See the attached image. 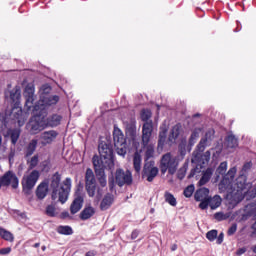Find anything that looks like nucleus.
<instances>
[{"label": "nucleus", "instance_id": "obj_1", "mask_svg": "<svg viewBox=\"0 0 256 256\" xmlns=\"http://www.w3.org/2000/svg\"><path fill=\"white\" fill-rule=\"evenodd\" d=\"M236 173L237 168H230L219 183L220 191H227L226 199L232 207H235V205H238V203L245 199V195L249 193V187H251V185L247 184V177L245 175H240L233 183Z\"/></svg>", "mask_w": 256, "mask_h": 256}, {"label": "nucleus", "instance_id": "obj_2", "mask_svg": "<svg viewBox=\"0 0 256 256\" xmlns=\"http://www.w3.org/2000/svg\"><path fill=\"white\" fill-rule=\"evenodd\" d=\"M24 97L26 99L25 107L27 108V111H31L33 101H35V86L28 84L24 90ZM57 103H59V96L42 95L33 108L34 111H40L41 113H44V115H47V108L51 107V105H57Z\"/></svg>", "mask_w": 256, "mask_h": 256}, {"label": "nucleus", "instance_id": "obj_3", "mask_svg": "<svg viewBox=\"0 0 256 256\" xmlns=\"http://www.w3.org/2000/svg\"><path fill=\"white\" fill-rule=\"evenodd\" d=\"M50 187L53 201L58 200L62 204L67 203L69 193H71V178H66L61 184V174L56 172L51 178Z\"/></svg>", "mask_w": 256, "mask_h": 256}, {"label": "nucleus", "instance_id": "obj_4", "mask_svg": "<svg viewBox=\"0 0 256 256\" xmlns=\"http://www.w3.org/2000/svg\"><path fill=\"white\" fill-rule=\"evenodd\" d=\"M141 119L145 121L142 126V145L146 150V157H153L155 155V143L151 141V135H153V121H149L151 110H142Z\"/></svg>", "mask_w": 256, "mask_h": 256}, {"label": "nucleus", "instance_id": "obj_5", "mask_svg": "<svg viewBox=\"0 0 256 256\" xmlns=\"http://www.w3.org/2000/svg\"><path fill=\"white\" fill-rule=\"evenodd\" d=\"M213 131H208L205 134V137L202 138L197 145V151L193 153L192 163H199L200 165H207L209 161H211V152L210 150L206 151L204 154L201 155L205 151V147L207 145H211V141H213Z\"/></svg>", "mask_w": 256, "mask_h": 256}, {"label": "nucleus", "instance_id": "obj_6", "mask_svg": "<svg viewBox=\"0 0 256 256\" xmlns=\"http://www.w3.org/2000/svg\"><path fill=\"white\" fill-rule=\"evenodd\" d=\"M33 114L34 117H32L27 124V129L32 133L33 135H37L40 131H43L45 127H47V120L45 118L47 117V114L39 111H35V108L33 107Z\"/></svg>", "mask_w": 256, "mask_h": 256}, {"label": "nucleus", "instance_id": "obj_7", "mask_svg": "<svg viewBox=\"0 0 256 256\" xmlns=\"http://www.w3.org/2000/svg\"><path fill=\"white\" fill-rule=\"evenodd\" d=\"M179 167V157L173 156L171 153H166L162 156L160 161V169L162 175L168 171L169 175H175Z\"/></svg>", "mask_w": 256, "mask_h": 256}, {"label": "nucleus", "instance_id": "obj_8", "mask_svg": "<svg viewBox=\"0 0 256 256\" xmlns=\"http://www.w3.org/2000/svg\"><path fill=\"white\" fill-rule=\"evenodd\" d=\"M39 177H41L39 170H33L31 173L23 176L21 183L24 193L28 194L37 185Z\"/></svg>", "mask_w": 256, "mask_h": 256}, {"label": "nucleus", "instance_id": "obj_9", "mask_svg": "<svg viewBox=\"0 0 256 256\" xmlns=\"http://www.w3.org/2000/svg\"><path fill=\"white\" fill-rule=\"evenodd\" d=\"M12 186V189L19 187V178L13 171L6 172L3 176H0V189L1 187Z\"/></svg>", "mask_w": 256, "mask_h": 256}, {"label": "nucleus", "instance_id": "obj_10", "mask_svg": "<svg viewBox=\"0 0 256 256\" xmlns=\"http://www.w3.org/2000/svg\"><path fill=\"white\" fill-rule=\"evenodd\" d=\"M115 179L119 187H123V185H131L133 183V175L129 170L124 171L123 169H117Z\"/></svg>", "mask_w": 256, "mask_h": 256}, {"label": "nucleus", "instance_id": "obj_11", "mask_svg": "<svg viewBox=\"0 0 256 256\" xmlns=\"http://www.w3.org/2000/svg\"><path fill=\"white\" fill-rule=\"evenodd\" d=\"M134 147L136 149V152L133 157V165L136 173H139L141 171V153H145V159H151V157H147V150L143 147V142H141V146H139V143L134 142Z\"/></svg>", "mask_w": 256, "mask_h": 256}, {"label": "nucleus", "instance_id": "obj_12", "mask_svg": "<svg viewBox=\"0 0 256 256\" xmlns=\"http://www.w3.org/2000/svg\"><path fill=\"white\" fill-rule=\"evenodd\" d=\"M85 181H86V191L89 197H95L96 180H95V174L93 173V170H91V168H88L86 170Z\"/></svg>", "mask_w": 256, "mask_h": 256}, {"label": "nucleus", "instance_id": "obj_13", "mask_svg": "<svg viewBox=\"0 0 256 256\" xmlns=\"http://www.w3.org/2000/svg\"><path fill=\"white\" fill-rule=\"evenodd\" d=\"M194 197L196 201H200V209L205 210L209 207V189L200 188L196 191Z\"/></svg>", "mask_w": 256, "mask_h": 256}, {"label": "nucleus", "instance_id": "obj_14", "mask_svg": "<svg viewBox=\"0 0 256 256\" xmlns=\"http://www.w3.org/2000/svg\"><path fill=\"white\" fill-rule=\"evenodd\" d=\"M159 175V168L155 167L152 162L146 163L143 169V178L149 183Z\"/></svg>", "mask_w": 256, "mask_h": 256}, {"label": "nucleus", "instance_id": "obj_15", "mask_svg": "<svg viewBox=\"0 0 256 256\" xmlns=\"http://www.w3.org/2000/svg\"><path fill=\"white\" fill-rule=\"evenodd\" d=\"M83 193L78 189L75 192V198L72 202V204L70 205V213L72 215H75V213H79V211H81V209H83Z\"/></svg>", "mask_w": 256, "mask_h": 256}, {"label": "nucleus", "instance_id": "obj_16", "mask_svg": "<svg viewBox=\"0 0 256 256\" xmlns=\"http://www.w3.org/2000/svg\"><path fill=\"white\" fill-rule=\"evenodd\" d=\"M92 163L94 165L95 173H101L105 171L107 167H111V165H113V163L107 162V160H105L101 156L99 158V156L97 155L93 156Z\"/></svg>", "mask_w": 256, "mask_h": 256}, {"label": "nucleus", "instance_id": "obj_17", "mask_svg": "<svg viewBox=\"0 0 256 256\" xmlns=\"http://www.w3.org/2000/svg\"><path fill=\"white\" fill-rule=\"evenodd\" d=\"M98 151L100 153V157H102L106 163H113V150L109 147V145H99Z\"/></svg>", "mask_w": 256, "mask_h": 256}, {"label": "nucleus", "instance_id": "obj_18", "mask_svg": "<svg viewBox=\"0 0 256 256\" xmlns=\"http://www.w3.org/2000/svg\"><path fill=\"white\" fill-rule=\"evenodd\" d=\"M11 117L17 120L18 127H23L27 116L23 114V110L20 107H14L11 111Z\"/></svg>", "mask_w": 256, "mask_h": 256}, {"label": "nucleus", "instance_id": "obj_19", "mask_svg": "<svg viewBox=\"0 0 256 256\" xmlns=\"http://www.w3.org/2000/svg\"><path fill=\"white\" fill-rule=\"evenodd\" d=\"M114 137V147H119L120 145H125L127 140L125 139V135L121 129L115 127L113 132Z\"/></svg>", "mask_w": 256, "mask_h": 256}, {"label": "nucleus", "instance_id": "obj_20", "mask_svg": "<svg viewBox=\"0 0 256 256\" xmlns=\"http://www.w3.org/2000/svg\"><path fill=\"white\" fill-rule=\"evenodd\" d=\"M47 191H49L47 183H40L36 190V197H38V199H45V197H47Z\"/></svg>", "mask_w": 256, "mask_h": 256}, {"label": "nucleus", "instance_id": "obj_21", "mask_svg": "<svg viewBox=\"0 0 256 256\" xmlns=\"http://www.w3.org/2000/svg\"><path fill=\"white\" fill-rule=\"evenodd\" d=\"M113 195L112 194H106L105 197L102 199L100 208L102 211H107L111 205H113Z\"/></svg>", "mask_w": 256, "mask_h": 256}, {"label": "nucleus", "instance_id": "obj_22", "mask_svg": "<svg viewBox=\"0 0 256 256\" xmlns=\"http://www.w3.org/2000/svg\"><path fill=\"white\" fill-rule=\"evenodd\" d=\"M46 121V127H57V125H60L61 123V116L54 114L47 119Z\"/></svg>", "mask_w": 256, "mask_h": 256}, {"label": "nucleus", "instance_id": "obj_23", "mask_svg": "<svg viewBox=\"0 0 256 256\" xmlns=\"http://www.w3.org/2000/svg\"><path fill=\"white\" fill-rule=\"evenodd\" d=\"M213 168H208L206 171L203 172V175L198 182V185L202 187V185H206V183H209L211 177L213 176Z\"/></svg>", "mask_w": 256, "mask_h": 256}, {"label": "nucleus", "instance_id": "obj_24", "mask_svg": "<svg viewBox=\"0 0 256 256\" xmlns=\"http://www.w3.org/2000/svg\"><path fill=\"white\" fill-rule=\"evenodd\" d=\"M94 215H95V208L87 207L81 212L80 219H82V221H87V219H91V217H93Z\"/></svg>", "mask_w": 256, "mask_h": 256}, {"label": "nucleus", "instance_id": "obj_25", "mask_svg": "<svg viewBox=\"0 0 256 256\" xmlns=\"http://www.w3.org/2000/svg\"><path fill=\"white\" fill-rule=\"evenodd\" d=\"M179 135H181V124H176L171 130L169 141L175 143V139H177Z\"/></svg>", "mask_w": 256, "mask_h": 256}, {"label": "nucleus", "instance_id": "obj_26", "mask_svg": "<svg viewBox=\"0 0 256 256\" xmlns=\"http://www.w3.org/2000/svg\"><path fill=\"white\" fill-rule=\"evenodd\" d=\"M221 197L219 195H215L214 197L208 198V205L211 209H217V207L221 206Z\"/></svg>", "mask_w": 256, "mask_h": 256}, {"label": "nucleus", "instance_id": "obj_27", "mask_svg": "<svg viewBox=\"0 0 256 256\" xmlns=\"http://www.w3.org/2000/svg\"><path fill=\"white\" fill-rule=\"evenodd\" d=\"M57 137V132L55 130L46 131L42 133V139L45 143H51Z\"/></svg>", "mask_w": 256, "mask_h": 256}, {"label": "nucleus", "instance_id": "obj_28", "mask_svg": "<svg viewBox=\"0 0 256 256\" xmlns=\"http://www.w3.org/2000/svg\"><path fill=\"white\" fill-rule=\"evenodd\" d=\"M26 162H27V165H28V169L31 170V169H35V167H37V165H39V155H34L32 157H26Z\"/></svg>", "mask_w": 256, "mask_h": 256}, {"label": "nucleus", "instance_id": "obj_29", "mask_svg": "<svg viewBox=\"0 0 256 256\" xmlns=\"http://www.w3.org/2000/svg\"><path fill=\"white\" fill-rule=\"evenodd\" d=\"M0 237L1 239H4V241H9L10 243H13L15 237L13 236V233L10 231L2 228L0 229Z\"/></svg>", "mask_w": 256, "mask_h": 256}, {"label": "nucleus", "instance_id": "obj_30", "mask_svg": "<svg viewBox=\"0 0 256 256\" xmlns=\"http://www.w3.org/2000/svg\"><path fill=\"white\" fill-rule=\"evenodd\" d=\"M35 149H37V140L33 139L26 148L25 157H31L35 153Z\"/></svg>", "mask_w": 256, "mask_h": 256}, {"label": "nucleus", "instance_id": "obj_31", "mask_svg": "<svg viewBox=\"0 0 256 256\" xmlns=\"http://www.w3.org/2000/svg\"><path fill=\"white\" fill-rule=\"evenodd\" d=\"M9 135L12 145H17V141H19V137L21 136V131H19V129L9 130Z\"/></svg>", "mask_w": 256, "mask_h": 256}, {"label": "nucleus", "instance_id": "obj_32", "mask_svg": "<svg viewBox=\"0 0 256 256\" xmlns=\"http://www.w3.org/2000/svg\"><path fill=\"white\" fill-rule=\"evenodd\" d=\"M164 199L166 203L171 205V207H177V199L173 194H171V192H165Z\"/></svg>", "mask_w": 256, "mask_h": 256}, {"label": "nucleus", "instance_id": "obj_33", "mask_svg": "<svg viewBox=\"0 0 256 256\" xmlns=\"http://www.w3.org/2000/svg\"><path fill=\"white\" fill-rule=\"evenodd\" d=\"M201 133V128H196L193 130L190 139H189V145L193 146L195 143H197V139H199V135Z\"/></svg>", "mask_w": 256, "mask_h": 256}, {"label": "nucleus", "instance_id": "obj_34", "mask_svg": "<svg viewBox=\"0 0 256 256\" xmlns=\"http://www.w3.org/2000/svg\"><path fill=\"white\" fill-rule=\"evenodd\" d=\"M226 145L230 149H235V147H237V145H239V142L237 141V139L235 138L234 135H229L226 138Z\"/></svg>", "mask_w": 256, "mask_h": 256}, {"label": "nucleus", "instance_id": "obj_35", "mask_svg": "<svg viewBox=\"0 0 256 256\" xmlns=\"http://www.w3.org/2000/svg\"><path fill=\"white\" fill-rule=\"evenodd\" d=\"M96 177L98 179L99 185H101L102 187H107V176L105 175V171L96 172Z\"/></svg>", "mask_w": 256, "mask_h": 256}, {"label": "nucleus", "instance_id": "obj_36", "mask_svg": "<svg viewBox=\"0 0 256 256\" xmlns=\"http://www.w3.org/2000/svg\"><path fill=\"white\" fill-rule=\"evenodd\" d=\"M10 99L13 101V103H19V99H21V90L19 89H13L10 92Z\"/></svg>", "mask_w": 256, "mask_h": 256}, {"label": "nucleus", "instance_id": "obj_37", "mask_svg": "<svg viewBox=\"0 0 256 256\" xmlns=\"http://www.w3.org/2000/svg\"><path fill=\"white\" fill-rule=\"evenodd\" d=\"M57 232L60 235H73V229L70 226H59Z\"/></svg>", "mask_w": 256, "mask_h": 256}, {"label": "nucleus", "instance_id": "obj_38", "mask_svg": "<svg viewBox=\"0 0 256 256\" xmlns=\"http://www.w3.org/2000/svg\"><path fill=\"white\" fill-rule=\"evenodd\" d=\"M165 139H167V129H163L162 127L159 133L158 147H163Z\"/></svg>", "mask_w": 256, "mask_h": 256}, {"label": "nucleus", "instance_id": "obj_39", "mask_svg": "<svg viewBox=\"0 0 256 256\" xmlns=\"http://www.w3.org/2000/svg\"><path fill=\"white\" fill-rule=\"evenodd\" d=\"M115 149H116V153L121 157H125V155H127V144L115 146Z\"/></svg>", "mask_w": 256, "mask_h": 256}, {"label": "nucleus", "instance_id": "obj_40", "mask_svg": "<svg viewBox=\"0 0 256 256\" xmlns=\"http://www.w3.org/2000/svg\"><path fill=\"white\" fill-rule=\"evenodd\" d=\"M227 172V162H222L220 163L219 167L216 170V175H225Z\"/></svg>", "mask_w": 256, "mask_h": 256}, {"label": "nucleus", "instance_id": "obj_41", "mask_svg": "<svg viewBox=\"0 0 256 256\" xmlns=\"http://www.w3.org/2000/svg\"><path fill=\"white\" fill-rule=\"evenodd\" d=\"M193 193H195V186L193 184L184 189V197L189 198L193 195Z\"/></svg>", "mask_w": 256, "mask_h": 256}, {"label": "nucleus", "instance_id": "obj_42", "mask_svg": "<svg viewBox=\"0 0 256 256\" xmlns=\"http://www.w3.org/2000/svg\"><path fill=\"white\" fill-rule=\"evenodd\" d=\"M46 214H47L49 217H56V216H57V212H56V210H55V206H53V205L47 206V208H46Z\"/></svg>", "mask_w": 256, "mask_h": 256}, {"label": "nucleus", "instance_id": "obj_43", "mask_svg": "<svg viewBox=\"0 0 256 256\" xmlns=\"http://www.w3.org/2000/svg\"><path fill=\"white\" fill-rule=\"evenodd\" d=\"M217 230H211L207 232L206 238L208 241H213L214 239H217Z\"/></svg>", "mask_w": 256, "mask_h": 256}, {"label": "nucleus", "instance_id": "obj_44", "mask_svg": "<svg viewBox=\"0 0 256 256\" xmlns=\"http://www.w3.org/2000/svg\"><path fill=\"white\" fill-rule=\"evenodd\" d=\"M215 219L217 221H225V219H227V216H225V214H223V212H217L215 215H214Z\"/></svg>", "mask_w": 256, "mask_h": 256}, {"label": "nucleus", "instance_id": "obj_45", "mask_svg": "<svg viewBox=\"0 0 256 256\" xmlns=\"http://www.w3.org/2000/svg\"><path fill=\"white\" fill-rule=\"evenodd\" d=\"M187 145V141L184 140L182 141V143L179 145V149H180V153L182 155V157L185 155V147Z\"/></svg>", "mask_w": 256, "mask_h": 256}, {"label": "nucleus", "instance_id": "obj_46", "mask_svg": "<svg viewBox=\"0 0 256 256\" xmlns=\"http://www.w3.org/2000/svg\"><path fill=\"white\" fill-rule=\"evenodd\" d=\"M237 232V224H233L229 229H228V235H235Z\"/></svg>", "mask_w": 256, "mask_h": 256}, {"label": "nucleus", "instance_id": "obj_47", "mask_svg": "<svg viewBox=\"0 0 256 256\" xmlns=\"http://www.w3.org/2000/svg\"><path fill=\"white\" fill-rule=\"evenodd\" d=\"M9 253H11V247L0 249V255H9Z\"/></svg>", "mask_w": 256, "mask_h": 256}, {"label": "nucleus", "instance_id": "obj_48", "mask_svg": "<svg viewBox=\"0 0 256 256\" xmlns=\"http://www.w3.org/2000/svg\"><path fill=\"white\" fill-rule=\"evenodd\" d=\"M224 237H225V235L223 233L219 234V236L216 238L217 245H221V243H223Z\"/></svg>", "mask_w": 256, "mask_h": 256}, {"label": "nucleus", "instance_id": "obj_49", "mask_svg": "<svg viewBox=\"0 0 256 256\" xmlns=\"http://www.w3.org/2000/svg\"><path fill=\"white\" fill-rule=\"evenodd\" d=\"M247 252V248L243 247V248H239L236 252V255H243Z\"/></svg>", "mask_w": 256, "mask_h": 256}, {"label": "nucleus", "instance_id": "obj_50", "mask_svg": "<svg viewBox=\"0 0 256 256\" xmlns=\"http://www.w3.org/2000/svg\"><path fill=\"white\" fill-rule=\"evenodd\" d=\"M139 237V230H134L131 234V239H137Z\"/></svg>", "mask_w": 256, "mask_h": 256}, {"label": "nucleus", "instance_id": "obj_51", "mask_svg": "<svg viewBox=\"0 0 256 256\" xmlns=\"http://www.w3.org/2000/svg\"><path fill=\"white\" fill-rule=\"evenodd\" d=\"M69 217H71L69 212L65 211L61 213V219H68Z\"/></svg>", "mask_w": 256, "mask_h": 256}, {"label": "nucleus", "instance_id": "obj_52", "mask_svg": "<svg viewBox=\"0 0 256 256\" xmlns=\"http://www.w3.org/2000/svg\"><path fill=\"white\" fill-rule=\"evenodd\" d=\"M109 187L110 189H113V187H115V180H113V177L109 179Z\"/></svg>", "mask_w": 256, "mask_h": 256}, {"label": "nucleus", "instance_id": "obj_53", "mask_svg": "<svg viewBox=\"0 0 256 256\" xmlns=\"http://www.w3.org/2000/svg\"><path fill=\"white\" fill-rule=\"evenodd\" d=\"M13 157H15V151L14 150H11L9 155H8V159L9 161H11L13 159Z\"/></svg>", "mask_w": 256, "mask_h": 256}, {"label": "nucleus", "instance_id": "obj_54", "mask_svg": "<svg viewBox=\"0 0 256 256\" xmlns=\"http://www.w3.org/2000/svg\"><path fill=\"white\" fill-rule=\"evenodd\" d=\"M42 89H44L45 93H49V91H51V87H49V85H44Z\"/></svg>", "mask_w": 256, "mask_h": 256}, {"label": "nucleus", "instance_id": "obj_55", "mask_svg": "<svg viewBox=\"0 0 256 256\" xmlns=\"http://www.w3.org/2000/svg\"><path fill=\"white\" fill-rule=\"evenodd\" d=\"M185 177V173H181V170L178 173V179H183Z\"/></svg>", "mask_w": 256, "mask_h": 256}, {"label": "nucleus", "instance_id": "obj_56", "mask_svg": "<svg viewBox=\"0 0 256 256\" xmlns=\"http://www.w3.org/2000/svg\"><path fill=\"white\" fill-rule=\"evenodd\" d=\"M21 211H19V210H15L14 211V215L16 216V217H20V215H21Z\"/></svg>", "mask_w": 256, "mask_h": 256}, {"label": "nucleus", "instance_id": "obj_57", "mask_svg": "<svg viewBox=\"0 0 256 256\" xmlns=\"http://www.w3.org/2000/svg\"><path fill=\"white\" fill-rule=\"evenodd\" d=\"M20 219H27V215L25 213H21L19 216Z\"/></svg>", "mask_w": 256, "mask_h": 256}, {"label": "nucleus", "instance_id": "obj_58", "mask_svg": "<svg viewBox=\"0 0 256 256\" xmlns=\"http://www.w3.org/2000/svg\"><path fill=\"white\" fill-rule=\"evenodd\" d=\"M171 251H177V244H173V245H172Z\"/></svg>", "mask_w": 256, "mask_h": 256}, {"label": "nucleus", "instance_id": "obj_59", "mask_svg": "<svg viewBox=\"0 0 256 256\" xmlns=\"http://www.w3.org/2000/svg\"><path fill=\"white\" fill-rule=\"evenodd\" d=\"M86 256H95V252H87Z\"/></svg>", "mask_w": 256, "mask_h": 256}, {"label": "nucleus", "instance_id": "obj_60", "mask_svg": "<svg viewBox=\"0 0 256 256\" xmlns=\"http://www.w3.org/2000/svg\"><path fill=\"white\" fill-rule=\"evenodd\" d=\"M0 131H3V120L0 119Z\"/></svg>", "mask_w": 256, "mask_h": 256}, {"label": "nucleus", "instance_id": "obj_61", "mask_svg": "<svg viewBox=\"0 0 256 256\" xmlns=\"http://www.w3.org/2000/svg\"><path fill=\"white\" fill-rule=\"evenodd\" d=\"M195 171H197V170L194 169V170L191 171L190 177H194L195 176Z\"/></svg>", "mask_w": 256, "mask_h": 256}, {"label": "nucleus", "instance_id": "obj_62", "mask_svg": "<svg viewBox=\"0 0 256 256\" xmlns=\"http://www.w3.org/2000/svg\"><path fill=\"white\" fill-rule=\"evenodd\" d=\"M3 146V137L0 136V149Z\"/></svg>", "mask_w": 256, "mask_h": 256}, {"label": "nucleus", "instance_id": "obj_63", "mask_svg": "<svg viewBox=\"0 0 256 256\" xmlns=\"http://www.w3.org/2000/svg\"><path fill=\"white\" fill-rule=\"evenodd\" d=\"M39 245H40L39 243H35L34 247L37 248V247H39Z\"/></svg>", "mask_w": 256, "mask_h": 256}, {"label": "nucleus", "instance_id": "obj_64", "mask_svg": "<svg viewBox=\"0 0 256 256\" xmlns=\"http://www.w3.org/2000/svg\"><path fill=\"white\" fill-rule=\"evenodd\" d=\"M47 249V247L42 246V251H45Z\"/></svg>", "mask_w": 256, "mask_h": 256}]
</instances>
